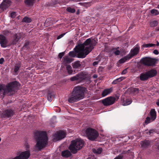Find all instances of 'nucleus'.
<instances>
[{"mask_svg": "<svg viewBox=\"0 0 159 159\" xmlns=\"http://www.w3.org/2000/svg\"><path fill=\"white\" fill-rule=\"evenodd\" d=\"M25 147H26V151L27 150H29V148H30V146H29V145H28V144H27L25 145Z\"/></svg>", "mask_w": 159, "mask_h": 159, "instance_id": "5fc2aeb1", "label": "nucleus"}, {"mask_svg": "<svg viewBox=\"0 0 159 159\" xmlns=\"http://www.w3.org/2000/svg\"><path fill=\"white\" fill-rule=\"evenodd\" d=\"M98 76L96 75H94L93 76V78H96Z\"/></svg>", "mask_w": 159, "mask_h": 159, "instance_id": "bf43d9fd", "label": "nucleus"}, {"mask_svg": "<svg viewBox=\"0 0 159 159\" xmlns=\"http://www.w3.org/2000/svg\"><path fill=\"white\" fill-rule=\"evenodd\" d=\"M151 13L154 15H157L158 14L159 12L156 9H152L151 11Z\"/></svg>", "mask_w": 159, "mask_h": 159, "instance_id": "58836bf2", "label": "nucleus"}, {"mask_svg": "<svg viewBox=\"0 0 159 159\" xmlns=\"http://www.w3.org/2000/svg\"><path fill=\"white\" fill-rule=\"evenodd\" d=\"M29 42L28 41H27L26 42L25 44H24V48H25H25H26L29 45Z\"/></svg>", "mask_w": 159, "mask_h": 159, "instance_id": "a18cd8bd", "label": "nucleus"}, {"mask_svg": "<svg viewBox=\"0 0 159 159\" xmlns=\"http://www.w3.org/2000/svg\"><path fill=\"white\" fill-rule=\"evenodd\" d=\"M157 31H159V28H157Z\"/></svg>", "mask_w": 159, "mask_h": 159, "instance_id": "e2e57ef3", "label": "nucleus"}, {"mask_svg": "<svg viewBox=\"0 0 159 159\" xmlns=\"http://www.w3.org/2000/svg\"><path fill=\"white\" fill-rule=\"evenodd\" d=\"M156 45H157V46H159V43L158 41H157V44Z\"/></svg>", "mask_w": 159, "mask_h": 159, "instance_id": "680f3d73", "label": "nucleus"}, {"mask_svg": "<svg viewBox=\"0 0 159 159\" xmlns=\"http://www.w3.org/2000/svg\"><path fill=\"white\" fill-rule=\"evenodd\" d=\"M72 66L74 69L75 70L77 69V71H79L81 67V64L80 61H75L74 63H72Z\"/></svg>", "mask_w": 159, "mask_h": 159, "instance_id": "412c9836", "label": "nucleus"}, {"mask_svg": "<svg viewBox=\"0 0 159 159\" xmlns=\"http://www.w3.org/2000/svg\"><path fill=\"white\" fill-rule=\"evenodd\" d=\"M123 102L124 103L123 105L126 106L130 104L132 102V101L130 99H126L125 100H123Z\"/></svg>", "mask_w": 159, "mask_h": 159, "instance_id": "f704fd0d", "label": "nucleus"}, {"mask_svg": "<svg viewBox=\"0 0 159 159\" xmlns=\"http://www.w3.org/2000/svg\"><path fill=\"white\" fill-rule=\"evenodd\" d=\"M84 142L80 139L72 140L69 147V149L73 154H76L78 151L81 149L84 145Z\"/></svg>", "mask_w": 159, "mask_h": 159, "instance_id": "39448f33", "label": "nucleus"}, {"mask_svg": "<svg viewBox=\"0 0 159 159\" xmlns=\"http://www.w3.org/2000/svg\"><path fill=\"white\" fill-rule=\"evenodd\" d=\"M123 156L121 155H119L118 156L115 157L114 159H122Z\"/></svg>", "mask_w": 159, "mask_h": 159, "instance_id": "49530a36", "label": "nucleus"}, {"mask_svg": "<svg viewBox=\"0 0 159 159\" xmlns=\"http://www.w3.org/2000/svg\"><path fill=\"white\" fill-rule=\"evenodd\" d=\"M4 61V60L3 58H1L0 59V64H2Z\"/></svg>", "mask_w": 159, "mask_h": 159, "instance_id": "09e8293b", "label": "nucleus"}, {"mask_svg": "<svg viewBox=\"0 0 159 159\" xmlns=\"http://www.w3.org/2000/svg\"><path fill=\"white\" fill-rule=\"evenodd\" d=\"M158 113H159V111H158Z\"/></svg>", "mask_w": 159, "mask_h": 159, "instance_id": "774afa93", "label": "nucleus"}, {"mask_svg": "<svg viewBox=\"0 0 159 159\" xmlns=\"http://www.w3.org/2000/svg\"><path fill=\"white\" fill-rule=\"evenodd\" d=\"M13 159H19L18 156H16V157H14V158H13Z\"/></svg>", "mask_w": 159, "mask_h": 159, "instance_id": "052dcab7", "label": "nucleus"}, {"mask_svg": "<svg viewBox=\"0 0 159 159\" xmlns=\"http://www.w3.org/2000/svg\"><path fill=\"white\" fill-rule=\"evenodd\" d=\"M150 143L151 142L150 141L145 140L144 141H142L140 143V144L142 148H148L150 145Z\"/></svg>", "mask_w": 159, "mask_h": 159, "instance_id": "aec40b11", "label": "nucleus"}, {"mask_svg": "<svg viewBox=\"0 0 159 159\" xmlns=\"http://www.w3.org/2000/svg\"><path fill=\"white\" fill-rule=\"evenodd\" d=\"M158 25V22L157 21H154L151 22L150 23V25L152 27H155L157 26Z\"/></svg>", "mask_w": 159, "mask_h": 159, "instance_id": "4c0bfd02", "label": "nucleus"}, {"mask_svg": "<svg viewBox=\"0 0 159 159\" xmlns=\"http://www.w3.org/2000/svg\"><path fill=\"white\" fill-rule=\"evenodd\" d=\"M120 50H116L114 52V54L116 55H119L120 54Z\"/></svg>", "mask_w": 159, "mask_h": 159, "instance_id": "de8ad7c7", "label": "nucleus"}, {"mask_svg": "<svg viewBox=\"0 0 159 159\" xmlns=\"http://www.w3.org/2000/svg\"><path fill=\"white\" fill-rule=\"evenodd\" d=\"M66 69L68 74L70 75L75 73V70L73 71L71 66L70 65H67L66 67Z\"/></svg>", "mask_w": 159, "mask_h": 159, "instance_id": "a878e982", "label": "nucleus"}, {"mask_svg": "<svg viewBox=\"0 0 159 159\" xmlns=\"http://www.w3.org/2000/svg\"><path fill=\"white\" fill-rule=\"evenodd\" d=\"M156 111L154 109H151L150 112L151 118L148 116L147 117L145 120V123L146 125H147L154 121L156 118Z\"/></svg>", "mask_w": 159, "mask_h": 159, "instance_id": "9d476101", "label": "nucleus"}, {"mask_svg": "<svg viewBox=\"0 0 159 159\" xmlns=\"http://www.w3.org/2000/svg\"><path fill=\"white\" fill-rule=\"evenodd\" d=\"M116 100V98L113 97H109L102 100V102L105 106H108L113 104Z\"/></svg>", "mask_w": 159, "mask_h": 159, "instance_id": "9b49d317", "label": "nucleus"}, {"mask_svg": "<svg viewBox=\"0 0 159 159\" xmlns=\"http://www.w3.org/2000/svg\"><path fill=\"white\" fill-rule=\"evenodd\" d=\"M66 11L69 12L74 13L75 11V10L74 8H71L70 7H67L66 9Z\"/></svg>", "mask_w": 159, "mask_h": 159, "instance_id": "e433bc0d", "label": "nucleus"}, {"mask_svg": "<svg viewBox=\"0 0 159 159\" xmlns=\"http://www.w3.org/2000/svg\"><path fill=\"white\" fill-rule=\"evenodd\" d=\"M98 43V40L92 38L87 39L83 43H78L73 50H93Z\"/></svg>", "mask_w": 159, "mask_h": 159, "instance_id": "20e7f679", "label": "nucleus"}, {"mask_svg": "<svg viewBox=\"0 0 159 159\" xmlns=\"http://www.w3.org/2000/svg\"><path fill=\"white\" fill-rule=\"evenodd\" d=\"M139 90L138 88H133L132 89V91L133 92H136L137 93H138Z\"/></svg>", "mask_w": 159, "mask_h": 159, "instance_id": "ea45409f", "label": "nucleus"}, {"mask_svg": "<svg viewBox=\"0 0 159 159\" xmlns=\"http://www.w3.org/2000/svg\"><path fill=\"white\" fill-rule=\"evenodd\" d=\"M77 51V57L84 58L92 50H75Z\"/></svg>", "mask_w": 159, "mask_h": 159, "instance_id": "ddd939ff", "label": "nucleus"}, {"mask_svg": "<svg viewBox=\"0 0 159 159\" xmlns=\"http://www.w3.org/2000/svg\"><path fill=\"white\" fill-rule=\"evenodd\" d=\"M35 0H25V3L29 6L33 5Z\"/></svg>", "mask_w": 159, "mask_h": 159, "instance_id": "72a5a7b5", "label": "nucleus"}, {"mask_svg": "<svg viewBox=\"0 0 159 159\" xmlns=\"http://www.w3.org/2000/svg\"><path fill=\"white\" fill-rule=\"evenodd\" d=\"M22 21L27 23H29L31 21V20L30 19L27 17H25L23 19Z\"/></svg>", "mask_w": 159, "mask_h": 159, "instance_id": "c9c22d12", "label": "nucleus"}, {"mask_svg": "<svg viewBox=\"0 0 159 159\" xmlns=\"http://www.w3.org/2000/svg\"><path fill=\"white\" fill-rule=\"evenodd\" d=\"M157 61V60L155 58L145 57L142 58L140 61V62L144 66H153L155 65Z\"/></svg>", "mask_w": 159, "mask_h": 159, "instance_id": "0eeeda50", "label": "nucleus"}, {"mask_svg": "<svg viewBox=\"0 0 159 159\" xmlns=\"http://www.w3.org/2000/svg\"><path fill=\"white\" fill-rule=\"evenodd\" d=\"M70 51L69 53V55L70 57H76L77 56V51Z\"/></svg>", "mask_w": 159, "mask_h": 159, "instance_id": "2f4dec72", "label": "nucleus"}, {"mask_svg": "<svg viewBox=\"0 0 159 159\" xmlns=\"http://www.w3.org/2000/svg\"><path fill=\"white\" fill-rule=\"evenodd\" d=\"M66 134L65 131L61 130L57 132L54 136L53 141H55L62 139L65 137Z\"/></svg>", "mask_w": 159, "mask_h": 159, "instance_id": "f8f14e48", "label": "nucleus"}, {"mask_svg": "<svg viewBox=\"0 0 159 159\" xmlns=\"http://www.w3.org/2000/svg\"><path fill=\"white\" fill-rule=\"evenodd\" d=\"M119 48V47H117V48H113L111 50H117V49H118Z\"/></svg>", "mask_w": 159, "mask_h": 159, "instance_id": "13d9d810", "label": "nucleus"}, {"mask_svg": "<svg viewBox=\"0 0 159 159\" xmlns=\"http://www.w3.org/2000/svg\"><path fill=\"white\" fill-rule=\"evenodd\" d=\"M64 54L63 52L60 53L58 55V57L60 58H61L64 55Z\"/></svg>", "mask_w": 159, "mask_h": 159, "instance_id": "37998d69", "label": "nucleus"}, {"mask_svg": "<svg viewBox=\"0 0 159 159\" xmlns=\"http://www.w3.org/2000/svg\"><path fill=\"white\" fill-rule=\"evenodd\" d=\"M19 86V83L16 81L8 83L6 85L5 89H4L2 85L0 84V96L3 98L6 94H12L18 89Z\"/></svg>", "mask_w": 159, "mask_h": 159, "instance_id": "7ed1b4c3", "label": "nucleus"}, {"mask_svg": "<svg viewBox=\"0 0 159 159\" xmlns=\"http://www.w3.org/2000/svg\"><path fill=\"white\" fill-rule=\"evenodd\" d=\"M11 2L9 0H4L0 5V8L3 10H6L11 5Z\"/></svg>", "mask_w": 159, "mask_h": 159, "instance_id": "4468645a", "label": "nucleus"}, {"mask_svg": "<svg viewBox=\"0 0 159 159\" xmlns=\"http://www.w3.org/2000/svg\"><path fill=\"white\" fill-rule=\"evenodd\" d=\"M139 49H140V48H139V47L137 46L135 48H134L132 50H139Z\"/></svg>", "mask_w": 159, "mask_h": 159, "instance_id": "6e6d98bb", "label": "nucleus"}, {"mask_svg": "<svg viewBox=\"0 0 159 159\" xmlns=\"http://www.w3.org/2000/svg\"><path fill=\"white\" fill-rule=\"evenodd\" d=\"M127 72V70L126 69H124V70H123L121 73V74L122 75H124Z\"/></svg>", "mask_w": 159, "mask_h": 159, "instance_id": "8fccbe9b", "label": "nucleus"}, {"mask_svg": "<svg viewBox=\"0 0 159 159\" xmlns=\"http://www.w3.org/2000/svg\"><path fill=\"white\" fill-rule=\"evenodd\" d=\"M130 59L128 56L127 55L126 56L122 58L119 61V63L122 64L125 62L126 61Z\"/></svg>", "mask_w": 159, "mask_h": 159, "instance_id": "bb28decb", "label": "nucleus"}, {"mask_svg": "<svg viewBox=\"0 0 159 159\" xmlns=\"http://www.w3.org/2000/svg\"><path fill=\"white\" fill-rule=\"evenodd\" d=\"M30 150H27L21 152L19 156H18L19 159H27L30 156Z\"/></svg>", "mask_w": 159, "mask_h": 159, "instance_id": "dca6fc26", "label": "nucleus"}, {"mask_svg": "<svg viewBox=\"0 0 159 159\" xmlns=\"http://www.w3.org/2000/svg\"><path fill=\"white\" fill-rule=\"evenodd\" d=\"M156 104L159 107V99H158L156 102Z\"/></svg>", "mask_w": 159, "mask_h": 159, "instance_id": "4d7b16f0", "label": "nucleus"}, {"mask_svg": "<svg viewBox=\"0 0 159 159\" xmlns=\"http://www.w3.org/2000/svg\"><path fill=\"white\" fill-rule=\"evenodd\" d=\"M21 67V62L20 61H18L15 65L14 67V71L16 73Z\"/></svg>", "mask_w": 159, "mask_h": 159, "instance_id": "b1692460", "label": "nucleus"}, {"mask_svg": "<svg viewBox=\"0 0 159 159\" xmlns=\"http://www.w3.org/2000/svg\"><path fill=\"white\" fill-rule=\"evenodd\" d=\"M53 93L50 90L48 91L47 96L48 100L49 101L51 102L52 100V96Z\"/></svg>", "mask_w": 159, "mask_h": 159, "instance_id": "c756f323", "label": "nucleus"}, {"mask_svg": "<svg viewBox=\"0 0 159 159\" xmlns=\"http://www.w3.org/2000/svg\"><path fill=\"white\" fill-rule=\"evenodd\" d=\"M34 135L36 142L35 147L37 150H41L46 146L48 143L47 134L45 131H38L35 132Z\"/></svg>", "mask_w": 159, "mask_h": 159, "instance_id": "f257e3e1", "label": "nucleus"}, {"mask_svg": "<svg viewBox=\"0 0 159 159\" xmlns=\"http://www.w3.org/2000/svg\"><path fill=\"white\" fill-rule=\"evenodd\" d=\"M87 75L88 73L86 72H81L75 76L71 77L70 80L72 81H81L86 79Z\"/></svg>", "mask_w": 159, "mask_h": 159, "instance_id": "6e6552de", "label": "nucleus"}, {"mask_svg": "<svg viewBox=\"0 0 159 159\" xmlns=\"http://www.w3.org/2000/svg\"><path fill=\"white\" fill-rule=\"evenodd\" d=\"M149 78L155 76L157 74V70L154 69H152L147 71Z\"/></svg>", "mask_w": 159, "mask_h": 159, "instance_id": "6ab92c4d", "label": "nucleus"}, {"mask_svg": "<svg viewBox=\"0 0 159 159\" xmlns=\"http://www.w3.org/2000/svg\"><path fill=\"white\" fill-rule=\"evenodd\" d=\"M102 151V149L101 148H98L97 149L93 148V152L96 154H100Z\"/></svg>", "mask_w": 159, "mask_h": 159, "instance_id": "c85d7f7f", "label": "nucleus"}, {"mask_svg": "<svg viewBox=\"0 0 159 159\" xmlns=\"http://www.w3.org/2000/svg\"><path fill=\"white\" fill-rule=\"evenodd\" d=\"M1 139L0 138V141H1Z\"/></svg>", "mask_w": 159, "mask_h": 159, "instance_id": "69168bd1", "label": "nucleus"}, {"mask_svg": "<svg viewBox=\"0 0 159 159\" xmlns=\"http://www.w3.org/2000/svg\"><path fill=\"white\" fill-rule=\"evenodd\" d=\"M66 34V33H63L61 34V35L58 36L57 38V39H59L61 38L62 37H63L64 35Z\"/></svg>", "mask_w": 159, "mask_h": 159, "instance_id": "c03bdc74", "label": "nucleus"}, {"mask_svg": "<svg viewBox=\"0 0 159 159\" xmlns=\"http://www.w3.org/2000/svg\"><path fill=\"white\" fill-rule=\"evenodd\" d=\"M131 52L130 54L127 55L130 59L134 56L136 55L139 53V50H131Z\"/></svg>", "mask_w": 159, "mask_h": 159, "instance_id": "393cba45", "label": "nucleus"}, {"mask_svg": "<svg viewBox=\"0 0 159 159\" xmlns=\"http://www.w3.org/2000/svg\"><path fill=\"white\" fill-rule=\"evenodd\" d=\"M16 16V13L15 12H13L11 13V16L12 18H14Z\"/></svg>", "mask_w": 159, "mask_h": 159, "instance_id": "a19ab883", "label": "nucleus"}, {"mask_svg": "<svg viewBox=\"0 0 159 159\" xmlns=\"http://www.w3.org/2000/svg\"><path fill=\"white\" fill-rule=\"evenodd\" d=\"M156 46V44L153 43H145L142 45L141 49H143V48H148L149 47H154Z\"/></svg>", "mask_w": 159, "mask_h": 159, "instance_id": "7c9ffc66", "label": "nucleus"}, {"mask_svg": "<svg viewBox=\"0 0 159 159\" xmlns=\"http://www.w3.org/2000/svg\"><path fill=\"white\" fill-rule=\"evenodd\" d=\"M139 78L140 80L142 81H146L149 79L147 71L141 73L139 75Z\"/></svg>", "mask_w": 159, "mask_h": 159, "instance_id": "a211bd4d", "label": "nucleus"}, {"mask_svg": "<svg viewBox=\"0 0 159 159\" xmlns=\"http://www.w3.org/2000/svg\"><path fill=\"white\" fill-rule=\"evenodd\" d=\"M154 131V129H151L149 130L148 132V133L149 134V135H150L151 134H153Z\"/></svg>", "mask_w": 159, "mask_h": 159, "instance_id": "603ef678", "label": "nucleus"}, {"mask_svg": "<svg viewBox=\"0 0 159 159\" xmlns=\"http://www.w3.org/2000/svg\"><path fill=\"white\" fill-rule=\"evenodd\" d=\"M100 61V60H99L98 61L93 62V65L94 66H96L98 64V63Z\"/></svg>", "mask_w": 159, "mask_h": 159, "instance_id": "79ce46f5", "label": "nucleus"}, {"mask_svg": "<svg viewBox=\"0 0 159 159\" xmlns=\"http://www.w3.org/2000/svg\"><path fill=\"white\" fill-rule=\"evenodd\" d=\"M124 79V78L122 77L117 78L114 80L112 82V84H117L118 82L121 81Z\"/></svg>", "mask_w": 159, "mask_h": 159, "instance_id": "473e14b6", "label": "nucleus"}, {"mask_svg": "<svg viewBox=\"0 0 159 159\" xmlns=\"http://www.w3.org/2000/svg\"><path fill=\"white\" fill-rule=\"evenodd\" d=\"M153 53L156 55H157L159 54L158 50H153Z\"/></svg>", "mask_w": 159, "mask_h": 159, "instance_id": "864d4df0", "label": "nucleus"}, {"mask_svg": "<svg viewBox=\"0 0 159 159\" xmlns=\"http://www.w3.org/2000/svg\"><path fill=\"white\" fill-rule=\"evenodd\" d=\"M22 34L21 33H17L13 36V39L12 44H16L17 42L20 41V39L22 37Z\"/></svg>", "mask_w": 159, "mask_h": 159, "instance_id": "2eb2a0df", "label": "nucleus"}, {"mask_svg": "<svg viewBox=\"0 0 159 159\" xmlns=\"http://www.w3.org/2000/svg\"><path fill=\"white\" fill-rule=\"evenodd\" d=\"M61 156L64 157H69L71 155V152L68 150H65L61 152Z\"/></svg>", "mask_w": 159, "mask_h": 159, "instance_id": "5701e85b", "label": "nucleus"}, {"mask_svg": "<svg viewBox=\"0 0 159 159\" xmlns=\"http://www.w3.org/2000/svg\"><path fill=\"white\" fill-rule=\"evenodd\" d=\"M63 62L65 64L69 63L71 62L72 60L67 56H65L63 58Z\"/></svg>", "mask_w": 159, "mask_h": 159, "instance_id": "cd10ccee", "label": "nucleus"}, {"mask_svg": "<svg viewBox=\"0 0 159 159\" xmlns=\"http://www.w3.org/2000/svg\"><path fill=\"white\" fill-rule=\"evenodd\" d=\"M79 14V12H77V14Z\"/></svg>", "mask_w": 159, "mask_h": 159, "instance_id": "0e129e2a", "label": "nucleus"}, {"mask_svg": "<svg viewBox=\"0 0 159 159\" xmlns=\"http://www.w3.org/2000/svg\"><path fill=\"white\" fill-rule=\"evenodd\" d=\"M112 91V88L105 89L102 91V96L103 97H105L111 93Z\"/></svg>", "mask_w": 159, "mask_h": 159, "instance_id": "4be33fe9", "label": "nucleus"}, {"mask_svg": "<svg viewBox=\"0 0 159 159\" xmlns=\"http://www.w3.org/2000/svg\"><path fill=\"white\" fill-rule=\"evenodd\" d=\"M85 90V87L81 86L75 87L68 98V101L70 103H73L83 99L84 96Z\"/></svg>", "mask_w": 159, "mask_h": 159, "instance_id": "f03ea898", "label": "nucleus"}, {"mask_svg": "<svg viewBox=\"0 0 159 159\" xmlns=\"http://www.w3.org/2000/svg\"><path fill=\"white\" fill-rule=\"evenodd\" d=\"M9 55H10V54H9V55H8V56H9Z\"/></svg>", "mask_w": 159, "mask_h": 159, "instance_id": "338daca9", "label": "nucleus"}, {"mask_svg": "<svg viewBox=\"0 0 159 159\" xmlns=\"http://www.w3.org/2000/svg\"><path fill=\"white\" fill-rule=\"evenodd\" d=\"M14 114V110L11 108H8L3 110L0 113V118L2 119L9 118L12 116Z\"/></svg>", "mask_w": 159, "mask_h": 159, "instance_id": "1a4fd4ad", "label": "nucleus"}, {"mask_svg": "<svg viewBox=\"0 0 159 159\" xmlns=\"http://www.w3.org/2000/svg\"><path fill=\"white\" fill-rule=\"evenodd\" d=\"M7 40L5 36L2 35H0V43L2 47H6L7 46Z\"/></svg>", "mask_w": 159, "mask_h": 159, "instance_id": "f3484780", "label": "nucleus"}, {"mask_svg": "<svg viewBox=\"0 0 159 159\" xmlns=\"http://www.w3.org/2000/svg\"><path fill=\"white\" fill-rule=\"evenodd\" d=\"M68 43L69 44V45H72L73 44H74L73 41L72 40H70L69 42Z\"/></svg>", "mask_w": 159, "mask_h": 159, "instance_id": "3c124183", "label": "nucleus"}, {"mask_svg": "<svg viewBox=\"0 0 159 159\" xmlns=\"http://www.w3.org/2000/svg\"><path fill=\"white\" fill-rule=\"evenodd\" d=\"M85 133L88 139L92 141L95 140L99 135L98 132L95 129L91 128H88Z\"/></svg>", "mask_w": 159, "mask_h": 159, "instance_id": "423d86ee", "label": "nucleus"}]
</instances>
